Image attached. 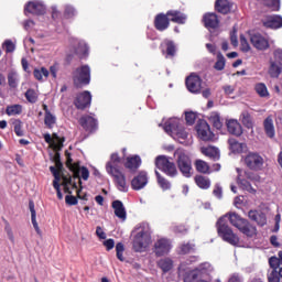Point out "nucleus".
<instances>
[{
    "instance_id": "0eeeda50",
    "label": "nucleus",
    "mask_w": 282,
    "mask_h": 282,
    "mask_svg": "<svg viewBox=\"0 0 282 282\" xmlns=\"http://www.w3.org/2000/svg\"><path fill=\"white\" fill-rule=\"evenodd\" d=\"M90 67L88 65H83L73 73V83L77 89L88 85L90 83Z\"/></svg>"
},
{
    "instance_id": "aec40b11",
    "label": "nucleus",
    "mask_w": 282,
    "mask_h": 282,
    "mask_svg": "<svg viewBox=\"0 0 282 282\" xmlns=\"http://www.w3.org/2000/svg\"><path fill=\"white\" fill-rule=\"evenodd\" d=\"M166 15H167L170 23L173 22V23H176L180 25L186 24L187 19H188L187 14H185L178 10H169L166 12Z\"/></svg>"
},
{
    "instance_id": "b1692460",
    "label": "nucleus",
    "mask_w": 282,
    "mask_h": 282,
    "mask_svg": "<svg viewBox=\"0 0 282 282\" xmlns=\"http://www.w3.org/2000/svg\"><path fill=\"white\" fill-rule=\"evenodd\" d=\"M234 3L229 2V0H216L215 10L224 15H227L232 12Z\"/></svg>"
},
{
    "instance_id": "69168bd1",
    "label": "nucleus",
    "mask_w": 282,
    "mask_h": 282,
    "mask_svg": "<svg viewBox=\"0 0 282 282\" xmlns=\"http://www.w3.org/2000/svg\"><path fill=\"white\" fill-rule=\"evenodd\" d=\"M230 42L234 46L238 45L237 30L234 29L230 33Z\"/></svg>"
},
{
    "instance_id": "c756f323",
    "label": "nucleus",
    "mask_w": 282,
    "mask_h": 282,
    "mask_svg": "<svg viewBox=\"0 0 282 282\" xmlns=\"http://www.w3.org/2000/svg\"><path fill=\"white\" fill-rule=\"evenodd\" d=\"M195 169L198 173L204 174V175H210V173H213L210 171V165L208 164V162L202 160V159H197L194 163Z\"/></svg>"
},
{
    "instance_id": "603ef678",
    "label": "nucleus",
    "mask_w": 282,
    "mask_h": 282,
    "mask_svg": "<svg viewBox=\"0 0 282 282\" xmlns=\"http://www.w3.org/2000/svg\"><path fill=\"white\" fill-rule=\"evenodd\" d=\"M29 208H30V212H31V221L33 224V227L36 231H39V225L36 223V212L34 209V202L30 200L29 203Z\"/></svg>"
},
{
    "instance_id": "bb28decb",
    "label": "nucleus",
    "mask_w": 282,
    "mask_h": 282,
    "mask_svg": "<svg viewBox=\"0 0 282 282\" xmlns=\"http://www.w3.org/2000/svg\"><path fill=\"white\" fill-rule=\"evenodd\" d=\"M263 129H264L265 135L269 139L275 138V128H274L273 118L271 116H268L263 121Z\"/></svg>"
},
{
    "instance_id": "c03bdc74",
    "label": "nucleus",
    "mask_w": 282,
    "mask_h": 282,
    "mask_svg": "<svg viewBox=\"0 0 282 282\" xmlns=\"http://www.w3.org/2000/svg\"><path fill=\"white\" fill-rule=\"evenodd\" d=\"M53 138L56 142L53 141L51 148H53L54 151H61L64 147L63 143L65 142V138L64 137L63 138L58 137L57 133H53Z\"/></svg>"
},
{
    "instance_id": "8fccbe9b",
    "label": "nucleus",
    "mask_w": 282,
    "mask_h": 282,
    "mask_svg": "<svg viewBox=\"0 0 282 282\" xmlns=\"http://www.w3.org/2000/svg\"><path fill=\"white\" fill-rule=\"evenodd\" d=\"M8 85L10 89H17V87H19V79L17 78V73L10 72L8 74Z\"/></svg>"
},
{
    "instance_id": "6e6d98bb",
    "label": "nucleus",
    "mask_w": 282,
    "mask_h": 282,
    "mask_svg": "<svg viewBox=\"0 0 282 282\" xmlns=\"http://www.w3.org/2000/svg\"><path fill=\"white\" fill-rule=\"evenodd\" d=\"M117 251V259L119 261H124L123 252H124V245L122 242H117V246L115 247Z\"/></svg>"
},
{
    "instance_id": "bf43d9fd",
    "label": "nucleus",
    "mask_w": 282,
    "mask_h": 282,
    "mask_svg": "<svg viewBox=\"0 0 282 282\" xmlns=\"http://www.w3.org/2000/svg\"><path fill=\"white\" fill-rule=\"evenodd\" d=\"M76 15V10L72 6H66L64 10V17L66 19H72Z\"/></svg>"
},
{
    "instance_id": "de8ad7c7",
    "label": "nucleus",
    "mask_w": 282,
    "mask_h": 282,
    "mask_svg": "<svg viewBox=\"0 0 282 282\" xmlns=\"http://www.w3.org/2000/svg\"><path fill=\"white\" fill-rule=\"evenodd\" d=\"M254 89H256V91H257V94L259 95L260 98L269 97V91H268V88H267L265 84L259 83L254 86Z\"/></svg>"
},
{
    "instance_id": "393cba45",
    "label": "nucleus",
    "mask_w": 282,
    "mask_h": 282,
    "mask_svg": "<svg viewBox=\"0 0 282 282\" xmlns=\"http://www.w3.org/2000/svg\"><path fill=\"white\" fill-rule=\"evenodd\" d=\"M203 22L206 29H217L219 26V19L215 13H206L203 17Z\"/></svg>"
},
{
    "instance_id": "7ed1b4c3",
    "label": "nucleus",
    "mask_w": 282,
    "mask_h": 282,
    "mask_svg": "<svg viewBox=\"0 0 282 282\" xmlns=\"http://www.w3.org/2000/svg\"><path fill=\"white\" fill-rule=\"evenodd\" d=\"M227 217L230 224L247 237H252L256 234V228L247 219L241 218L236 213H229L220 217L216 223L218 236L229 245L237 247L240 238L229 227Z\"/></svg>"
},
{
    "instance_id": "4be33fe9",
    "label": "nucleus",
    "mask_w": 282,
    "mask_h": 282,
    "mask_svg": "<svg viewBox=\"0 0 282 282\" xmlns=\"http://www.w3.org/2000/svg\"><path fill=\"white\" fill-rule=\"evenodd\" d=\"M263 26L267 29L278 30L282 28V17L280 15H269L262 20Z\"/></svg>"
},
{
    "instance_id": "c9c22d12",
    "label": "nucleus",
    "mask_w": 282,
    "mask_h": 282,
    "mask_svg": "<svg viewBox=\"0 0 282 282\" xmlns=\"http://www.w3.org/2000/svg\"><path fill=\"white\" fill-rule=\"evenodd\" d=\"M228 143H229V149L231 150L232 153H237L240 154L242 153L246 144L245 143H240L238 142L235 138H230L228 139Z\"/></svg>"
},
{
    "instance_id": "a19ab883",
    "label": "nucleus",
    "mask_w": 282,
    "mask_h": 282,
    "mask_svg": "<svg viewBox=\"0 0 282 282\" xmlns=\"http://www.w3.org/2000/svg\"><path fill=\"white\" fill-rule=\"evenodd\" d=\"M70 172H73V178L78 180L79 185L82 186V181H80V165L79 162H75L72 165L67 166Z\"/></svg>"
},
{
    "instance_id": "5fc2aeb1",
    "label": "nucleus",
    "mask_w": 282,
    "mask_h": 282,
    "mask_svg": "<svg viewBox=\"0 0 282 282\" xmlns=\"http://www.w3.org/2000/svg\"><path fill=\"white\" fill-rule=\"evenodd\" d=\"M197 115L194 111H188L185 113L186 124L192 127L196 123Z\"/></svg>"
},
{
    "instance_id": "a18cd8bd",
    "label": "nucleus",
    "mask_w": 282,
    "mask_h": 282,
    "mask_svg": "<svg viewBox=\"0 0 282 282\" xmlns=\"http://www.w3.org/2000/svg\"><path fill=\"white\" fill-rule=\"evenodd\" d=\"M25 99L28 100L29 104L31 105H34L36 104L37 99H39V96L37 94L35 93L34 88H29L25 94Z\"/></svg>"
},
{
    "instance_id": "ea45409f",
    "label": "nucleus",
    "mask_w": 282,
    "mask_h": 282,
    "mask_svg": "<svg viewBox=\"0 0 282 282\" xmlns=\"http://www.w3.org/2000/svg\"><path fill=\"white\" fill-rule=\"evenodd\" d=\"M209 122L212 123V126L217 129V130H221L223 128V122L220 119V116L217 111H214L210 113L209 116Z\"/></svg>"
},
{
    "instance_id": "9b49d317",
    "label": "nucleus",
    "mask_w": 282,
    "mask_h": 282,
    "mask_svg": "<svg viewBox=\"0 0 282 282\" xmlns=\"http://www.w3.org/2000/svg\"><path fill=\"white\" fill-rule=\"evenodd\" d=\"M196 132L198 138L204 141H213L215 139V133L210 131V124L206 120H198L196 124Z\"/></svg>"
},
{
    "instance_id": "338daca9",
    "label": "nucleus",
    "mask_w": 282,
    "mask_h": 282,
    "mask_svg": "<svg viewBox=\"0 0 282 282\" xmlns=\"http://www.w3.org/2000/svg\"><path fill=\"white\" fill-rule=\"evenodd\" d=\"M214 196H216L218 199L223 197V189L219 185H215L213 191Z\"/></svg>"
},
{
    "instance_id": "2f4dec72",
    "label": "nucleus",
    "mask_w": 282,
    "mask_h": 282,
    "mask_svg": "<svg viewBox=\"0 0 282 282\" xmlns=\"http://www.w3.org/2000/svg\"><path fill=\"white\" fill-rule=\"evenodd\" d=\"M202 153L214 161H218L220 158L218 149L212 145L202 148Z\"/></svg>"
},
{
    "instance_id": "f704fd0d",
    "label": "nucleus",
    "mask_w": 282,
    "mask_h": 282,
    "mask_svg": "<svg viewBox=\"0 0 282 282\" xmlns=\"http://www.w3.org/2000/svg\"><path fill=\"white\" fill-rule=\"evenodd\" d=\"M195 184L200 188V189H208L210 188V178L208 176H202V174H197L194 178Z\"/></svg>"
},
{
    "instance_id": "4d7b16f0",
    "label": "nucleus",
    "mask_w": 282,
    "mask_h": 282,
    "mask_svg": "<svg viewBox=\"0 0 282 282\" xmlns=\"http://www.w3.org/2000/svg\"><path fill=\"white\" fill-rule=\"evenodd\" d=\"M4 231L7 232L8 238L13 242L15 240L13 229L8 220H4Z\"/></svg>"
},
{
    "instance_id": "cd10ccee",
    "label": "nucleus",
    "mask_w": 282,
    "mask_h": 282,
    "mask_svg": "<svg viewBox=\"0 0 282 282\" xmlns=\"http://www.w3.org/2000/svg\"><path fill=\"white\" fill-rule=\"evenodd\" d=\"M112 209H115V216H117L121 220L127 219V210L121 200H115L112 202Z\"/></svg>"
},
{
    "instance_id": "4468645a",
    "label": "nucleus",
    "mask_w": 282,
    "mask_h": 282,
    "mask_svg": "<svg viewBox=\"0 0 282 282\" xmlns=\"http://www.w3.org/2000/svg\"><path fill=\"white\" fill-rule=\"evenodd\" d=\"M91 100H93V96L90 94V91L85 90L83 93H79L75 100H74V106L78 109V110H86L88 108H90L91 106Z\"/></svg>"
},
{
    "instance_id": "6ab92c4d",
    "label": "nucleus",
    "mask_w": 282,
    "mask_h": 282,
    "mask_svg": "<svg viewBox=\"0 0 282 282\" xmlns=\"http://www.w3.org/2000/svg\"><path fill=\"white\" fill-rule=\"evenodd\" d=\"M142 164L141 156L138 154L127 156L123 163L124 169L129 170L130 173H137Z\"/></svg>"
},
{
    "instance_id": "f3484780",
    "label": "nucleus",
    "mask_w": 282,
    "mask_h": 282,
    "mask_svg": "<svg viewBox=\"0 0 282 282\" xmlns=\"http://www.w3.org/2000/svg\"><path fill=\"white\" fill-rule=\"evenodd\" d=\"M46 9L45 7L37 2L36 0H31L28 2V4L24 7V13L28 14H33V15H43L45 14Z\"/></svg>"
},
{
    "instance_id": "9d476101",
    "label": "nucleus",
    "mask_w": 282,
    "mask_h": 282,
    "mask_svg": "<svg viewBox=\"0 0 282 282\" xmlns=\"http://www.w3.org/2000/svg\"><path fill=\"white\" fill-rule=\"evenodd\" d=\"M245 164L251 171H261L264 164L263 158L257 152H249L245 158Z\"/></svg>"
},
{
    "instance_id": "f03ea898",
    "label": "nucleus",
    "mask_w": 282,
    "mask_h": 282,
    "mask_svg": "<svg viewBox=\"0 0 282 282\" xmlns=\"http://www.w3.org/2000/svg\"><path fill=\"white\" fill-rule=\"evenodd\" d=\"M227 217L230 224L247 237H252L256 234V228L247 219L241 218L236 213H229L220 217L216 223L218 236L229 245L237 247L240 238L229 227Z\"/></svg>"
},
{
    "instance_id": "052dcab7",
    "label": "nucleus",
    "mask_w": 282,
    "mask_h": 282,
    "mask_svg": "<svg viewBox=\"0 0 282 282\" xmlns=\"http://www.w3.org/2000/svg\"><path fill=\"white\" fill-rule=\"evenodd\" d=\"M268 282H281V276H280L278 270H273V271L268 275Z\"/></svg>"
},
{
    "instance_id": "f8f14e48",
    "label": "nucleus",
    "mask_w": 282,
    "mask_h": 282,
    "mask_svg": "<svg viewBox=\"0 0 282 282\" xmlns=\"http://www.w3.org/2000/svg\"><path fill=\"white\" fill-rule=\"evenodd\" d=\"M173 248L171 239L160 238L153 245V252L156 257L166 256Z\"/></svg>"
},
{
    "instance_id": "09e8293b",
    "label": "nucleus",
    "mask_w": 282,
    "mask_h": 282,
    "mask_svg": "<svg viewBox=\"0 0 282 282\" xmlns=\"http://www.w3.org/2000/svg\"><path fill=\"white\" fill-rule=\"evenodd\" d=\"M13 127H14V133L17 137L21 138L25 135V132L23 131V121H21V119H15L13 121Z\"/></svg>"
},
{
    "instance_id": "680f3d73",
    "label": "nucleus",
    "mask_w": 282,
    "mask_h": 282,
    "mask_svg": "<svg viewBox=\"0 0 282 282\" xmlns=\"http://www.w3.org/2000/svg\"><path fill=\"white\" fill-rule=\"evenodd\" d=\"M240 48L245 53L250 51V45L243 35L240 36Z\"/></svg>"
},
{
    "instance_id": "72a5a7b5",
    "label": "nucleus",
    "mask_w": 282,
    "mask_h": 282,
    "mask_svg": "<svg viewBox=\"0 0 282 282\" xmlns=\"http://www.w3.org/2000/svg\"><path fill=\"white\" fill-rule=\"evenodd\" d=\"M161 46L165 47L166 57H174L176 55V45L171 40H164Z\"/></svg>"
},
{
    "instance_id": "412c9836",
    "label": "nucleus",
    "mask_w": 282,
    "mask_h": 282,
    "mask_svg": "<svg viewBox=\"0 0 282 282\" xmlns=\"http://www.w3.org/2000/svg\"><path fill=\"white\" fill-rule=\"evenodd\" d=\"M250 42L259 51H265L270 47L269 41L261 34L251 35Z\"/></svg>"
},
{
    "instance_id": "20e7f679",
    "label": "nucleus",
    "mask_w": 282,
    "mask_h": 282,
    "mask_svg": "<svg viewBox=\"0 0 282 282\" xmlns=\"http://www.w3.org/2000/svg\"><path fill=\"white\" fill-rule=\"evenodd\" d=\"M122 159L118 153L110 154V161L106 162V173L112 177L119 192H128L127 176L121 170Z\"/></svg>"
},
{
    "instance_id": "473e14b6",
    "label": "nucleus",
    "mask_w": 282,
    "mask_h": 282,
    "mask_svg": "<svg viewBox=\"0 0 282 282\" xmlns=\"http://www.w3.org/2000/svg\"><path fill=\"white\" fill-rule=\"evenodd\" d=\"M23 113V106L19 104L9 105L6 108V115L8 117H17Z\"/></svg>"
},
{
    "instance_id": "49530a36",
    "label": "nucleus",
    "mask_w": 282,
    "mask_h": 282,
    "mask_svg": "<svg viewBox=\"0 0 282 282\" xmlns=\"http://www.w3.org/2000/svg\"><path fill=\"white\" fill-rule=\"evenodd\" d=\"M44 123L47 129L52 130L56 123V117L52 112H46L44 116Z\"/></svg>"
},
{
    "instance_id": "1a4fd4ad",
    "label": "nucleus",
    "mask_w": 282,
    "mask_h": 282,
    "mask_svg": "<svg viewBox=\"0 0 282 282\" xmlns=\"http://www.w3.org/2000/svg\"><path fill=\"white\" fill-rule=\"evenodd\" d=\"M151 234L148 230L139 231L132 241V248L135 252H141L143 249L148 248L151 243Z\"/></svg>"
},
{
    "instance_id": "58836bf2",
    "label": "nucleus",
    "mask_w": 282,
    "mask_h": 282,
    "mask_svg": "<svg viewBox=\"0 0 282 282\" xmlns=\"http://www.w3.org/2000/svg\"><path fill=\"white\" fill-rule=\"evenodd\" d=\"M241 123L248 130L253 129V127H254L253 119H252L251 115L248 111H243L241 113Z\"/></svg>"
},
{
    "instance_id": "4c0bfd02",
    "label": "nucleus",
    "mask_w": 282,
    "mask_h": 282,
    "mask_svg": "<svg viewBox=\"0 0 282 282\" xmlns=\"http://www.w3.org/2000/svg\"><path fill=\"white\" fill-rule=\"evenodd\" d=\"M154 173H155L156 182H158V185L160 186V188L164 192L171 189L172 185H171L170 181H167V178H164V176H162V174H160V172H158V170H155Z\"/></svg>"
},
{
    "instance_id": "ddd939ff",
    "label": "nucleus",
    "mask_w": 282,
    "mask_h": 282,
    "mask_svg": "<svg viewBox=\"0 0 282 282\" xmlns=\"http://www.w3.org/2000/svg\"><path fill=\"white\" fill-rule=\"evenodd\" d=\"M202 77L199 75L193 73L185 79L186 89L191 94H202Z\"/></svg>"
},
{
    "instance_id": "3c124183",
    "label": "nucleus",
    "mask_w": 282,
    "mask_h": 282,
    "mask_svg": "<svg viewBox=\"0 0 282 282\" xmlns=\"http://www.w3.org/2000/svg\"><path fill=\"white\" fill-rule=\"evenodd\" d=\"M48 70L45 68V67H42L41 69H39V68H35L34 70H33V75H34V78L36 79V80H42V78L44 77V78H48Z\"/></svg>"
},
{
    "instance_id": "e433bc0d",
    "label": "nucleus",
    "mask_w": 282,
    "mask_h": 282,
    "mask_svg": "<svg viewBox=\"0 0 282 282\" xmlns=\"http://www.w3.org/2000/svg\"><path fill=\"white\" fill-rule=\"evenodd\" d=\"M208 268H210V264H208V263H202V264L198 265L196 269H194V270L189 273V276H191L192 281L198 280L199 274H204V272H206V271L208 270Z\"/></svg>"
},
{
    "instance_id": "6e6552de",
    "label": "nucleus",
    "mask_w": 282,
    "mask_h": 282,
    "mask_svg": "<svg viewBox=\"0 0 282 282\" xmlns=\"http://www.w3.org/2000/svg\"><path fill=\"white\" fill-rule=\"evenodd\" d=\"M176 164L178 171L184 177L191 178L193 176V162L191 156L185 152L177 153Z\"/></svg>"
},
{
    "instance_id": "a211bd4d",
    "label": "nucleus",
    "mask_w": 282,
    "mask_h": 282,
    "mask_svg": "<svg viewBox=\"0 0 282 282\" xmlns=\"http://www.w3.org/2000/svg\"><path fill=\"white\" fill-rule=\"evenodd\" d=\"M149 183V176L147 172H140L131 180V188L133 191H140L144 188Z\"/></svg>"
},
{
    "instance_id": "79ce46f5",
    "label": "nucleus",
    "mask_w": 282,
    "mask_h": 282,
    "mask_svg": "<svg viewBox=\"0 0 282 282\" xmlns=\"http://www.w3.org/2000/svg\"><path fill=\"white\" fill-rule=\"evenodd\" d=\"M195 250V245L192 242H184L178 246V254H188Z\"/></svg>"
},
{
    "instance_id": "5701e85b",
    "label": "nucleus",
    "mask_w": 282,
    "mask_h": 282,
    "mask_svg": "<svg viewBox=\"0 0 282 282\" xmlns=\"http://www.w3.org/2000/svg\"><path fill=\"white\" fill-rule=\"evenodd\" d=\"M226 127L229 134L235 135L237 138L241 137L243 133V129L241 124L236 119H229L226 121Z\"/></svg>"
},
{
    "instance_id": "c85d7f7f",
    "label": "nucleus",
    "mask_w": 282,
    "mask_h": 282,
    "mask_svg": "<svg viewBox=\"0 0 282 282\" xmlns=\"http://www.w3.org/2000/svg\"><path fill=\"white\" fill-rule=\"evenodd\" d=\"M156 265L162 270L163 274H166V272H171V270H173L174 261L171 258H163L156 262Z\"/></svg>"
},
{
    "instance_id": "39448f33",
    "label": "nucleus",
    "mask_w": 282,
    "mask_h": 282,
    "mask_svg": "<svg viewBox=\"0 0 282 282\" xmlns=\"http://www.w3.org/2000/svg\"><path fill=\"white\" fill-rule=\"evenodd\" d=\"M163 130L171 137H177L182 140H186L188 138V132L178 119H170L164 122Z\"/></svg>"
},
{
    "instance_id": "7c9ffc66",
    "label": "nucleus",
    "mask_w": 282,
    "mask_h": 282,
    "mask_svg": "<svg viewBox=\"0 0 282 282\" xmlns=\"http://www.w3.org/2000/svg\"><path fill=\"white\" fill-rule=\"evenodd\" d=\"M282 74V63L278 61H270L269 75L271 78H279Z\"/></svg>"
},
{
    "instance_id": "37998d69",
    "label": "nucleus",
    "mask_w": 282,
    "mask_h": 282,
    "mask_svg": "<svg viewBox=\"0 0 282 282\" xmlns=\"http://www.w3.org/2000/svg\"><path fill=\"white\" fill-rule=\"evenodd\" d=\"M237 183L240 185V187L243 191H247V192H249L250 194H253V195L257 193V189H254L252 187L251 183H249V181H246V178H239L238 177Z\"/></svg>"
},
{
    "instance_id": "774afa93",
    "label": "nucleus",
    "mask_w": 282,
    "mask_h": 282,
    "mask_svg": "<svg viewBox=\"0 0 282 282\" xmlns=\"http://www.w3.org/2000/svg\"><path fill=\"white\" fill-rule=\"evenodd\" d=\"M228 282H242V280L238 273H234L230 275Z\"/></svg>"
},
{
    "instance_id": "864d4df0",
    "label": "nucleus",
    "mask_w": 282,
    "mask_h": 282,
    "mask_svg": "<svg viewBox=\"0 0 282 282\" xmlns=\"http://www.w3.org/2000/svg\"><path fill=\"white\" fill-rule=\"evenodd\" d=\"M225 65H226V59H225L224 55L221 53H218L217 61L214 65V68L216 70H223L225 68Z\"/></svg>"
},
{
    "instance_id": "dca6fc26",
    "label": "nucleus",
    "mask_w": 282,
    "mask_h": 282,
    "mask_svg": "<svg viewBox=\"0 0 282 282\" xmlns=\"http://www.w3.org/2000/svg\"><path fill=\"white\" fill-rule=\"evenodd\" d=\"M153 26L159 32L166 31L170 26V19L166 13H159L154 17Z\"/></svg>"
},
{
    "instance_id": "2eb2a0df",
    "label": "nucleus",
    "mask_w": 282,
    "mask_h": 282,
    "mask_svg": "<svg viewBox=\"0 0 282 282\" xmlns=\"http://www.w3.org/2000/svg\"><path fill=\"white\" fill-rule=\"evenodd\" d=\"M79 124L88 133H94L98 130V120L89 115L80 117Z\"/></svg>"
},
{
    "instance_id": "423d86ee",
    "label": "nucleus",
    "mask_w": 282,
    "mask_h": 282,
    "mask_svg": "<svg viewBox=\"0 0 282 282\" xmlns=\"http://www.w3.org/2000/svg\"><path fill=\"white\" fill-rule=\"evenodd\" d=\"M155 167L162 171L169 177H176L178 175L176 164L171 161L166 155H158L155 158Z\"/></svg>"
},
{
    "instance_id": "a878e982",
    "label": "nucleus",
    "mask_w": 282,
    "mask_h": 282,
    "mask_svg": "<svg viewBox=\"0 0 282 282\" xmlns=\"http://www.w3.org/2000/svg\"><path fill=\"white\" fill-rule=\"evenodd\" d=\"M248 217L258 224V226L263 227L267 225V216L260 210H250Z\"/></svg>"
},
{
    "instance_id": "0e129e2a",
    "label": "nucleus",
    "mask_w": 282,
    "mask_h": 282,
    "mask_svg": "<svg viewBox=\"0 0 282 282\" xmlns=\"http://www.w3.org/2000/svg\"><path fill=\"white\" fill-rule=\"evenodd\" d=\"M65 202H66V204L69 205V206H75V205L78 204L77 198H76L75 196H72V195H67V196L65 197Z\"/></svg>"
},
{
    "instance_id": "f257e3e1",
    "label": "nucleus",
    "mask_w": 282,
    "mask_h": 282,
    "mask_svg": "<svg viewBox=\"0 0 282 282\" xmlns=\"http://www.w3.org/2000/svg\"><path fill=\"white\" fill-rule=\"evenodd\" d=\"M227 217L230 224L247 237H252L256 234V228L247 219L241 218L236 213H229L220 217L216 223L218 236L229 245L237 247L240 238L229 227Z\"/></svg>"
},
{
    "instance_id": "e2e57ef3",
    "label": "nucleus",
    "mask_w": 282,
    "mask_h": 282,
    "mask_svg": "<svg viewBox=\"0 0 282 282\" xmlns=\"http://www.w3.org/2000/svg\"><path fill=\"white\" fill-rule=\"evenodd\" d=\"M269 264H270V268H272L273 270H278L281 265L278 257H271L269 259Z\"/></svg>"
},
{
    "instance_id": "13d9d810",
    "label": "nucleus",
    "mask_w": 282,
    "mask_h": 282,
    "mask_svg": "<svg viewBox=\"0 0 282 282\" xmlns=\"http://www.w3.org/2000/svg\"><path fill=\"white\" fill-rule=\"evenodd\" d=\"M3 47L6 50V53H12V52H14L17 50L15 44L11 40L4 41Z\"/></svg>"
}]
</instances>
